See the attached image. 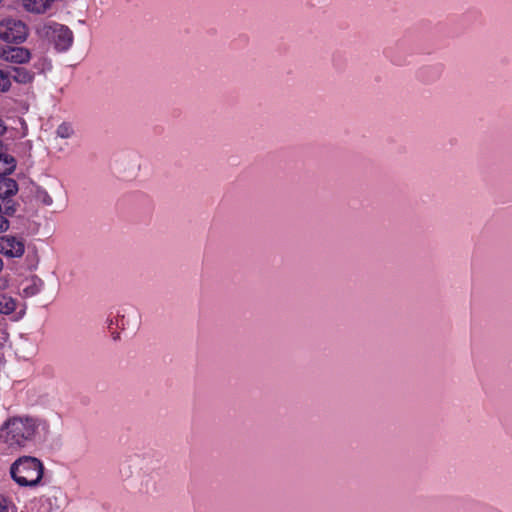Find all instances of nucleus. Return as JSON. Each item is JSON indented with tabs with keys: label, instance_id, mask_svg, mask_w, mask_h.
I'll use <instances>...</instances> for the list:
<instances>
[{
	"label": "nucleus",
	"instance_id": "f257e3e1",
	"mask_svg": "<svg viewBox=\"0 0 512 512\" xmlns=\"http://www.w3.org/2000/svg\"><path fill=\"white\" fill-rule=\"evenodd\" d=\"M45 428L46 422L38 417L12 416L0 428V441L12 449L26 448L40 438Z\"/></svg>",
	"mask_w": 512,
	"mask_h": 512
},
{
	"label": "nucleus",
	"instance_id": "f03ea898",
	"mask_svg": "<svg viewBox=\"0 0 512 512\" xmlns=\"http://www.w3.org/2000/svg\"><path fill=\"white\" fill-rule=\"evenodd\" d=\"M44 474L42 462L32 456H21L10 467L12 479L22 487L37 486Z\"/></svg>",
	"mask_w": 512,
	"mask_h": 512
},
{
	"label": "nucleus",
	"instance_id": "7ed1b4c3",
	"mask_svg": "<svg viewBox=\"0 0 512 512\" xmlns=\"http://www.w3.org/2000/svg\"><path fill=\"white\" fill-rule=\"evenodd\" d=\"M35 197L43 205L56 209L64 208L67 204L66 190L57 180L47 182L45 187H38Z\"/></svg>",
	"mask_w": 512,
	"mask_h": 512
},
{
	"label": "nucleus",
	"instance_id": "20e7f679",
	"mask_svg": "<svg viewBox=\"0 0 512 512\" xmlns=\"http://www.w3.org/2000/svg\"><path fill=\"white\" fill-rule=\"evenodd\" d=\"M28 36L26 24L18 19L5 18L0 21V39L5 42H23Z\"/></svg>",
	"mask_w": 512,
	"mask_h": 512
},
{
	"label": "nucleus",
	"instance_id": "39448f33",
	"mask_svg": "<svg viewBox=\"0 0 512 512\" xmlns=\"http://www.w3.org/2000/svg\"><path fill=\"white\" fill-rule=\"evenodd\" d=\"M44 35L51 40L56 49L66 51L73 43V33L65 25L51 23L43 27Z\"/></svg>",
	"mask_w": 512,
	"mask_h": 512
},
{
	"label": "nucleus",
	"instance_id": "423d86ee",
	"mask_svg": "<svg viewBox=\"0 0 512 512\" xmlns=\"http://www.w3.org/2000/svg\"><path fill=\"white\" fill-rule=\"evenodd\" d=\"M18 191V185L12 178L0 176V212L4 214L14 215L16 212V206L10 199L11 196L15 195Z\"/></svg>",
	"mask_w": 512,
	"mask_h": 512
},
{
	"label": "nucleus",
	"instance_id": "0eeeda50",
	"mask_svg": "<svg viewBox=\"0 0 512 512\" xmlns=\"http://www.w3.org/2000/svg\"><path fill=\"white\" fill-rule=\"evenodd\" d=\"M0 57L11 63L24 64L31 58V52L25 47L7 46L0 49Z\"/></svg>",
	"mask_w": 512,
	"mask_h": 512
},
{
	"label": "nucleus",
	"instance_id": "6e6552de",
	"mask_svg": "<svg viewBox=\"0 0 512 512\" xmlns=\"http://www.w3.org/2000/svg\"><path fill=\"white\" fill-rule=\"evenodd\" d=\"M24 243L13 236L0 238V253L7 257H21L24 254Z\"/></svg>",
	"mask_w": 512,
	"mask_h": 512
},
{
	"label": "nucleus",
	"instance_id": "1a4fd4ad",
	"mask_svg": "<svg viewBox=\"0 0 512 512\" xmlns=\"http://www.w3.org/2000/svg\"><path fill=\"white\" fill-rule=\"evenodd\" d=\"M6 77L17 83L27 84L34 78V73L24 67H12L6 71Z\"/></svg>",
	"mask_w": 512,
	"mask_h": 512
},
{
	"label": "nucleus",
	"instance_id": "9d476101",
	"mask_svg": "<svg viewBox=\"0 0 512 512\" xmlns=\"http://www.w3.org/2000/svg\"><path fill=\"white\" fill-rule=\"evenodd\" d=\"M42 285V280L37 277L26 280L23 287L24 296L32 297L37 295L41 291Z\"/></svg>",
	"mask_w": 512,
	"mask_h": 512
},
{
	"label": "nucleus",
	"instance_id": "9b49d317",
	"mask_svg": "<svg viewBox=\"0 0 512 512\" xmlns=\"http://www.w3.org/2000/svg\"><path fill=\"white\" fill-rule=\"evenodd\" d=\"M16 300L6 294H0V313L9 315L16 310Z\"/></svg>",
	"mask_w": 512,
	"mask_h": 512
},
{
	"label": "nucleus",
	"instance_id": "f8f14e48",
	"mask_svg": "<svg viewBox=\"0 0 512 512\" xmlns=\"http://www.w3.org/2000/svg\"><path fill=\"white\" fill-rule=\"evenodd\" d=\"M16 164L13 157L0 155V176H5L13 172Z\"/></svg>",
	"mask_w": 512,
	"mask_h": 512
},
{
	"label": "nucleus",
	"instance_id": "ddd939ff",
	"mask_svg": "<svg viewBox=\"0 0 512 512\" xmlns=\"http://www.w3.org/2000/svg\"><path fill=\"white\" fill-rule=\"evenodd\" d=\"M130 322L132 324L131 330L137 329L140 324V315L137 312L132 311L131 313H128L127 315L121 316L120 324L123 329L125 328V326L129 325Z\"/></svg>",
	"mask_w": 512,
	"mask_h": 512
},
{
	"label": "nucleus",
	"instance_id": "4468645a",
	"mask_svg": "<svg viewBox=\"0 0 512 512\" xmlns=\"http://www.w3.org/2000/svg\"><path fill=\"white\" fill-rule=\"evenodd\" d=\"M56 133L61 138H69L73 134V129L67 124H62L57 128Z\"/></svg>",
	"mask_w": 512,
	"mask_h": 512
},
{
	"label": "nucleus",
	"instance_id": "2eb2a0df",
	"mask_svg": "<svg viewBox=\"0 0 512 512\" xmlns=\"http://www.w3.org/2000/svg\"><path fill=\"white\" fill-rule=\"evenodd\" d=\"M11 86V82L6 77V72L0 70V92L8 91Z\"/></svg>",
	"mask_w": 512,
	"mask_h": 512
},
{
	"label": "nucleus",
	"instance_id": "dca6fc26",
	"mask_svg": "<svg viewBox=\"0 0 512 512\" xmlns=\"http://www.w3.org/2000/svg\"><path fill=\"white\" fill-rule=\"evenodd\" d=\"M9 215L0 212V233L5 232L9 228V221L7 219Z\"/></svg>",
	"mask_w": 512,
	"mask_h": 512
},
{
	"label": "nucleus",
	"instance_id": "f3484780",
	"mask_svg": "<svg viewBox=\"0 0 512 512\" xmlns=\"http://www.w3.org/2000/svg\"><path fill=\"white\" fill-rule=\"evenodd\" d=\"M8 504L9 500L5 496L0 495V512H7Z\"/></svg>",
	"mask_w": 512,
	"mask_h": 512
},
{
	"label": "nucleus",
	"instance_id": "a211bd4d",
	"mask_svg": "<svg viewBox=\"0 0 512 512\" xmlns=\"http://www.w3.org/2000/svg\"><path fill=\"white\" fill-rule=\"evenodd\" d=\"M7 286H8L7 280L0 278V290L6 289Z\"/></svg>",
	"mask_w": 512,
	"mask_h": 512
},
{
	"label": "nucleus",
	"instance_id": "6ab92c4d",
	"mask_svg": "<svg viewBox=\"0 0 512 512\" xmlns=\"http://www.w3.org/2000/svg\"><path fill=\"white\" fill-rule=\"evenodd\" d=\"M6 131V126L4 125V122L0 119V136L3 135Z\"/></svg>",
	"mask_w": 512,
	"mask_h": 512
},
{
	"label": "nucleus",
	"instance_id": "aec40b11",
	"mask_svg": "<svg viewBox=\"0 0 512 512\" xmlns=\"http://www.w3.org/2000/svg\"><path fill=\"white\" fill-rule=\"evenodd\" d=\"M3 265H4V264H3V261H2V259L0 258V272L3 270Z\"/></svg>",
	"mask_w": 512,
	"mask_h": 512
}]
</instances>
